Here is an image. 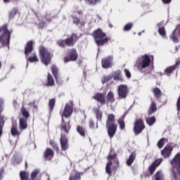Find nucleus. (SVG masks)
Returning a JSON list of instances; mask_svg holds the SVG:
<instances>
[{
    "instance_id": "25",
    "label": "nucleus",
    "mask_w": 180,
    "mask_h": 180,
    "mask_svg": "<svg viewBox=\"0 0 180 180\" xmlns=\"http://www.w3.org/2000/svg\"><path fill=\"white\" fill-rule=\"evenodd\" d=\"M54 155V152L51 148H46L44 153L45 158H48V160H51V158Z\"/></svg>"
},
{
    "instance_id": "58",
    "label": "nucleus",
    "mask_w": 180,
    "mask_h": 180,
    "mask_svg": "<svg viewBox=\"0 0 180 180\" xmlns=\"http://www.w3.org/2000/svg\"><path fill=\"white\" fill-rule=\"evenodd\" d=\"M4 4H9L11 2V0H4Z\"/></svg>"
},
{
    "instance_id": "12",
    "label": "nucleus",
    "mask_w": 180,
    "mask_h": 180,
    "mask_svg": "<svg viewBox=\"0 0 180 180\" xmlns=\"http://www.w3.org/2000/svg\"><path fill=\"white\" fill-rule=\"evenodd\" d=\"M170 39L173 43H178L180 40V25H178L170 35Z\"/></svg>"
},
{
    "instance_id": "37",
    "label": "nucleus",
    "mask_w": 180,
    "mask_h": 180,
    "mask_svg": "<svg viewBox=\"0 0 180 180\" xmlns=\"http://www.w3.org/2000/svg\"><path fill=\"white\" fill-rule=\"evenodd\" d=\"M77 131L82 136V137H85V129L81 126H78Z\"/></svg>"
},
{
    "instance_id": "30",
    "label": "nucleus",
    "mask_w": 180,
    "mask_h": 180,
    "mask_svg": "<svg viewBox=\"0 0 180 180\" xmlns=\"http://www.w3.org/2000/svg\"><path fill=\"white\" fill-rule=\"evenodd\" d=\"M40 174V169H34L30 174V180H37L36 178H37V175Z\"/></svg>"
},
{
    "instance_id": "39",
    "label": "nucleus",
    "mask_w": 180,
    "mask_h": 180,
    "mask_svg": "<svg viewBox=\"0 0 180 180\" xmlns=\"http://www.w3.org/2000/svg\"><path fill=\"white\" fill-rule=\"evenodd\" d=\"M146 123L148 124V126H153V124L155 123V117H149L146 118Z\"/></svg>"
},
{
    "instance_id": "64",
    "label": "nucleus",
    "mask_w": 180,
    "mask_h": 180,
    "mask_svg": "<svg viewBox=\"0 0 180 180\" xmlns=\"http://www.w3.org/2000/svg\"><path fill=\"white\" fill-rule=\"evenodd\" d=\"M11 68H13V66H11Z\"/></svg>"
},
{
    "instance_id": "45",
    "label": "nucleus",
    "mask_w": 180,
    "mask_h": 180,
    "mask_svg": "<svg viewBox=\"0 0 180 180\" xmlns=\"http://www.w3.org/2000/svg\"><path fill=\"white\" fill-rule=\"evenodd\" d=\"M56 105V99L52 98L49 101V108L50 110H53L54 109V105Z\"/></svg>"
},
{
    "instance_id": "56",
    "label": "nucleus",
    "mask_w": 180,
    "mask_h": 180,
    "mask_svg": "<svg viewBox=\"0 0 180 180\" xmlns=\"http://www.w3.org/2000/svg\"><path fill=\"white\" fill-rule=\"evenodd\" d=\"M163 4H171V1L172 0H162Z\"/></svg>"
},
{
    "instance_id": "8",
    "label": "nucleus",
    "mask_w": 180,
    "mask_h": 180,
    "mask_svg": "<svg viewBox=\"0 0 180 180\" xmlns=\"http://www.w3.org/2000/svg\"><path fill=\"white\" fill-rule=\"evenodd\" d=\"M39 56L41 61L44 65L50 64V60H51V52L50 50L46 49L44 46L39 47Z\"/></svg>"
},
{
    "instance_id": "50",
    "label": "nucleus",
    "mask_w": 180,
    "mask_h": 180,
    "mask_svg": "<svg viewBox=\"0 0 180 180\" xmlns=\"http://www.w3.org/2000/svg\"><path fill=\"white\" fill-rule=\"evenodd\" d=\"M51 146L56 150V151H58V146H57V143L54 142V141H50Z\"/></svg>"
},
{
    "instance_id": "36",
    "label": "nucleus",
    "mask_w": 180,
    "mask_h": 180,
    "mask_svg": "<svg viewBox=\"0 0 180 180\" xmlns=\"http://www.w3.org/2000/svg\"><path fill=\"white\" fill-rule=\"evenodd\" d=\"M20 176L21 178V180H29V172L22 171L20 173Z\"/></svg>"
},
{
    "instance_id": "47",
    "label": "nucleus",
    "mask_w": 180,
    "mask_h": 180,
    "mask_svg": "<svg viewBox=\"0 0 180 180\" xmlns=\"http://www.w3.org/2000/svg\"><path fill=\"white\" fill-rule=\"evenodd\" d=\"M161 162H162V158H160V159L155 160L153 164L156 167H159V165H161Z\"/></svg>"
},
{
    "instance_id": "63",
    "label": "nucleus",
    "mask_w": 180,
    "mask_h": 180,
    "mask_svg": "<svg viewBox=\"0 0 180 180\" xmlns=\"http://www.w3.org/2000/svg\"><path fill=\"white\" fill-rule=\"evenodd\" d=\"M14 103H16V101H14Z\"/></svg>"
},
{
    "instance_id": "16",
    "label": "nucleus",
    "mask_w": 180,
    "mask_h": 180,
    "mask_svg": "<svg viewBox=\"0 0 180 180\" xmlns=\"http://www.w3.org/2000/svg\"><path fill=\"white\" fill-rule=\"evenodd\" d=\"M111 76L112 78H114V81H120V82H123V81H124V78L122 75V72H120V70L114 72Z\"/></svg>"
},
{
    "instance_id": "6",
    "label": "nucleus",
    "mask_w": 180,
    "mask_h": 180,
    "mask_svg": "<svg viewBox=\"0 0 180 180\" xmlns=\"http://www.w3.org/2000/svg\"><path fill=\"white\" fill-rule=\"evenodd\" d=\"M32 51L33 41H30L29 42H27L25 49V54L26 56L27 61H30V63H39V58H37V55L35 53H32V55L29 57Z\"/></svg>"
},
{
    "instance_id": "27",
    "label": "nucleus",
    "mask_w": 180,
    "mask_h": 180,
    "mask_svg": "<svg viewBox=\"0 0 180 180\" xmlns=\"http://www.w3.org/2000/svg\"><path fill=\"white\" fill-rule=\"evenodd\" d=\"M69 180H81V174L77 172H73L69 177Z\"/></svg>"
},
{
    "instance_id": "20",
    "label": "nucleus",
    "mask_w": 180,
    "mask_h": 180,
    "mask_svg": "<svg viewBox=\"0 0 180 180\" xmlns=\"http://www.w3.org/2000/svg\"><path fill=\"white\" fill-rule=\"evenodd\" d=\"M93 112L95 113L97 120L96 129H98V122H102V111L99 108H93Z\"/></svg>"
},
{
    "instance_id": "15",
    "label": "nucleus",
    "mask_w": 180,
    "mask_h": 180,
    "mask_svg": "<svg viewBox=\"0 0 180 180\" xmlns=\"http://www.w3.org/2000/svg\"><path fill=\"white\" fill-rule=\"evenodd\" d=\"M173 148L171 146H166L164 149L161 151V155L164 158H169L172 153Z\"/></svg>"
},
{
    "instance_id": "38",
    "label": "nucleus",
    "mask_w": 180,
    "mask_h": 180,
    "mask_svg": "<svg viewBox=\"0 0 180 180\" xmlns=\"http://www.w3.org/2000/svg\"><path fill=\"white\" fill-rule=\"evenodd\" d=\"M86 5H89L90 6H95L97 2H100L101 0H84Z\"/></svg>"
},
{
    "instance_id": "53",
    "label": "nucleus",
    "mask_w": 180,
    "mask_h": 180,
    "mask_svg": "<svg viewBox=\"0 0 180 180\" xmlns=\"http://www.w3.org/2000/svg\"><path fill=\"white\" fill-rule=\"evenodd\" d=\"M57 44L60 46V47H64V46H65V41L58 40Z\"/></svg>"
},
{
    "instance_id": "28",
    "label": "nucleus",
    "mask_w": 180,
    "mask_h": 180,
    "mask_svg": "<svg viewBox=\"0 0 180 180\" xmlns=\"http://www.w3.org/2000/svg\"><path fill=\"white\" fill-rule=\"evenodd\" d=\"M155 180H164L165 177L164 176V173L162 171L159 170L155 174Z\"/></svg>"
},
{
    "instance_id": "9",
    "label": "nucleus",
    "mask_w": 180,
    "mask_h": 180,
    "mask_svg": "<svg viewBox=\"0 0 180 180\" xmlns=\"http://www.w3.org/2000/svg\"><path fill=\"white\" fill-rule=\"evenodd\" d=\"M117 91L120 99H126L127 98V95H129V87L126 84H120Z\"/></svg>"
},
{
    "instance_id": "11",
    "label": "nucleus",
    "mask_w": 180,
    "mask_h": 180,
    "mask_svg": "<svg viewBox=\"0 0 180 180\" xmlns=\"http://www.w3.org/2000/svg\"><path fill=\"white\" fill-rule=\"evenodd\" d=\"M145 128L146 126H144L143 120H138L135 122L134 131L135 134H140V133H141V131H143Z\"/></svg>"
},
{
    "instance_id": "31",
    "label": "nucleus",
    "mask_w": 180,
    "mask_h": 180,
    "mask_svg": "<svg viewBox=\"0 0 180 180\" xmlns=\"http://www.w3.org/2000/svg\"><path fill=\"white\" fill-rule=\"evenodd\" d=\"M21 113L23 116V117H21V118L29 119V116H30V114L29 113V111L27 110V109H26L25 107L22 108Z\"/></svg>"
},
{
    "instance_id": "5",
    "label": "nucleus",
    "mask_w": 180,
    "mask_h": 180,
    "mask_svg": "<svg viewBox=\"0 0 180 180\" xmlns=\"http://www.w3.org/2000/svg\"><path fill=\"white\" fill-rule=\"evenodd\" d=\"M93 36L97 46H103V44H106L107 41H109V38L106 37V33L103 32L101 29L96 30Z\"/></svg>"
},
{
    "instance_id": "52",
    "label": "nucleus",
    "mask_w": 180,
    "mask_h": 180,
    "mask_svg": "<svg viewBox=\"0 0 180 180\" xmlns=\"http://www.w3.org/2000/svg\"><path fill=\"white\" fill-rule=\"evenodd\" d=\"M89 129H95V122L93 120H89Z\"/></svg>"
},
{
    "instance_id": "4",
    "label": "nucleus",
    "mask_w": 180,
    "mask_h": 180,
    "mask_svg": "<svg viewBox=\"0 0 180 180\" xmlns=\"http://www.w3.org/2000/svg\"><path fill=\"white\" fill-rule=\"evenodd\" d=\"M105 127L110 138H113L115 134H116V130L117 129V126L115 124V115L113 114L108 115Z\"/></svg>"
},
{
    "instance_id": "55",
    "label": "nucleus",
    "mask_w": 180,
    "mask_h": 180,
    "mask_svg": "<svg viewBox=\"0 0 180 180\" xmlns=\"http://www.w3.org/2000/svg\"><path fill=\"white\" fill-rule=\"evenodd\" d=\"M73 13H75V15H82V11H74Z\"/></svg>"
},
{
    "instance_id": "41",
    "label": "nucleus",
    "mask_w": 180,
    "mask_h": 180,
    "mask_svg": "<svg viewBox=\"0 0 180 180\" xmlns=\"http://www.w3.org/2000/svg\"><path fill=\"white\" fill-rule=\"evenodd\" d=\"M133 28V23L129 22L126 24L123 27L124 32H130V30Z\"/></svg>"
},
{
    "instance_id": "32",
    "label": "nucleus",
    "mask_w": 180,
    "mask_h": 180,
    "mask_svg": "<svg viewBox=\"0 0 180 180\" xmlns=\"http://www.w3.org/2000/svg\"><path fill=\"white\" fill-rule=\"evenodd\" d=\"M107 102L110 103H112V102H115V94L112 91H110L107 94Z\"/></svg>"
},
{
    "instance_id": "59",
    "label": "nucleus",
    "mask_w": 180,
    "mask_h": 180,
    "mask_svg": "<svg viewBox=\"0 0 180 180\" xmlns=\"http://www.w3.org/2000/svg\"><path fill=\"white\" fill-rule=\"evenodd\" d=\"M109 27H113V25L112 24H110Z\"/></svg>"
},
{
    "instance_id": "13",
    "label": "nucleus",
    "mask_w": 180,
    "mask_h": 180,
    "mask_svg": "<svg viewBox=\"0 0 180 180\" xmlns=\"http://www.w3.org/2000/svg\"><path fill=\"white\" fill-rule=\"evenodd\" d=\"M101 64L103 68H110L113 65V56H110L102 59Z\"/></svg>"
},
{
    "instance_id": "24",
    "label": "nucleus",
    "mask_w": 180,
    "mask_h": 180,
    "mask_svg": "<svg viewBox=\"0 0 180 180\" xmlns=\"http://www.w3.org/2000/svg\"><path fill=\"white\" fill-rule=\"evenodd\" d=\"M93 99H96V101L101 102L102 105L105 103V96H103L102 94H96L94 96H93Z\"/></svg>"
},
{
    "instance_id": "23",
    "label": "nucleus",
    "mask_w": 180,
    "mask_h": 180,
    "mask_svg": "<svg viewBox=\"0 0 180 180\" xmlns=\"http://www.w3.org/2000/svg\"><path fill=\"white\" fill-rule=\"evenodd\" d=\"M71 18L73 19V23H75V25L77 26H82V25H85V20L82 18H78L73 15L71 16Z\"/></svg>"
},
{
    "instance_id": "2",
    "label": "nucleus",
    "mask_w": 180,
    "mask_h": 180,
    "mask_svg": "<svg viewBox=\"0 0 180 180\" xmlns=\"http://www.w3.org/2000/svg\"><path fill=\"white\" fill-rule=\"evenodd\" d=\"M74 108H72V103H68L65 104L63 111L62 112V124H61V131L68 133L70 131V122H65L63 117H70L72 115Z\"/></svg>"
},
{
    "instance_id": "14",
    "label": "nucleus",
    "mask_w": 180,
    "mask_h": 180,
    "mask_svg": "<svg viewBox=\"0 0 180 180\" xmlns=\"http://www.w3.org/2000/svg\"><path fill=\"white\" fill-rule=\"evenodd\" d=\"M116 158V154L113 155H109L108 156V163L105 167V172L108 174V175H110L112 174V170L110 169V167L112 166V164L113 162H112V160H115Z\"/></svg>"
},
{
    "instance_id": "57",
    "label": "nucleus",
    "mask_w": 180,
    "mask_h": 180,
    "mask_svg": "<svg viewBox=\"0 0 180 180\" xmlns=\"http://www.w3.org/2000/svg\"><path fill=\"white\" fill-rule=\"evenodd\" d=\"M15 161H16L17 164H20V162H22V158H20L18 159V160H16V159H15Z\"/></svg>"
},
{
    "instance_id": "60",
    "label": "nucleus",
    "mask_w": 180,
    "mask_h": 180,
    "mask_svg": "<svg viewBox=\"0 0 180 180\" xmlns=\"http://www.w3.org/2000/svg\"><path fill=\"white\" fill-rule=\"evenodd\" d=\"M139 36H141V32L138 33Z\"/></svg>"
},
{
    "instance_id": "42",
    "label": "nucleus",
    "mask_w": 180,
    "mask_h": 180,
    "mask_svg": "<svg viewBox=\"0 0 180 180\" xmlns=\"http://www.w3.org/2000/svg\"><path fill=\"white\" fill-rule=\"evenodd\" d=\"M51 70H52V73H53V75H54L56 81H57V74L58 72V69L57 68V66L56 65H53L51 67Z\"/></svg>"
},
{
    "instance_id": "40",
    "label": "nucleus",
    "mask_w": 180,
    "mask_h": 180,
    "mask_svg": "<svg viewBox=\"0 0 180 180\" xmlns=\"http://www.w3.org/2000/svg\"><path fill=\"white\" fill-rule=\"evenodd\" d=\"M153 92L155 98H160L161 96V90L158 87L153 89Z\"/></svg>"
},
{
    "instance_id": "54",
    "label": "nucleus",
    "mask_w": 180,
    "mask_h": 180,
    "mask_svg": "<svg viewBox=\"0 0 180 180\" xmlns=\"http://www.w3.org/2000/svg\"><path fill=\"white\" fill-rule=\"evenodd\" d=\"M46 26V23L44 22H41L39 24V27L40 29H43Z\"/></svg>"
},
{
    "instance_id": "62",
    "label": "nucleus",
    "mask_w": 180,
    "mask_h": 180,
    "mask_svg": "<svg viewBox=\"0 0 180 180\" xmlns=\"http://www.w3.org/2000/svg\"><path fill=\"white\" fill-rule=\"evenodd\" d=\"M117 164H119V161L117 160Z\"/></svg>"
},
{
    "instance_id": "17",
    "label": "nucleus",
    "mask_w": 180,
    "mask_h": 180,
    "mask_svg": "<svg viewBox=\"0 0 180 180\" xmlns=\"http://www.w3.org/2000/svg\"><path fill=\"white\" fill-rule=\"evenodd\" d=\"M60 146L62 150L64 151H65V150H68V139H67V137L63 134L60 137Z\"/></svg>"
},
{
    "instance_id": "33",
    "label": "nucleus",
    "mask_w": 180,
    "mask_h": 180,
    "mask_svg": "<svg viewBox=\"0 0 180 180\" xmlns=\"http://www.w3.org/2000/svg\"><path fill=\"white\" fill-rule=\"evenodd\" d=\"M47 85L48 86H52V85H54V79H53V76H51L50 73H48L47 76Z\"/></svg>"
},
{
    "instance_id": "35",
    "label": "nucleus",
    "mask_w": 180,
    "mask_h": 180,
    "mask_svg": "<svg viewBox=\"0 0 180 180\" xmlns=\"http://www.w3.org/2000/svg\"><path fill=\"white\" fill-rule=\"evenodd\" d=\"M11 134H12V136H18V137H19V136H20V132H19V131H18V128H16V127H15V125H13L11 128Z\"/></svg>"
},
{
    "instance_id": "19",
    "label": "nucleus",
    "mask_w": 180,
    "mask_h": 180,
    "mask_svg": "<svg viewBox=\"0 0 180 180\" xmlns=\"http://www.w3.org/2000/svg\"><path fill=\"white\" fill-rule=\"evenodd\" d=\"M180 62H176L175 65L168 67L165 70V74L167 75V77H169L172 74V72H174V70L179 65Z\"/></svg>"
},
{
    "instance_id": "49",
    "label": "nucleus",
    "mask_w": 180,
    "mask_h": 180,
    "mask_svg": "<svg viewBox=\"0 0 180 180\" xmlns=\"http://www.w3.org/2000/svg\"><path fill=\"white\" fill-rule=\"evenodd\" d=\"M124 72L127 78H128V79H130V78H131V73L130 72V71H129V70L124 69Z\"/></svg>"
},
{
    "instance_id": "61",
    "label": "nucleus",
    "mask_w": 180,
    "mask_h": 180,
    "mask_svg": "<svg viewBox=\"0 0 180 180\" xmlns=\"http://www.w3.org/2000/svg\"><path fill=\"white\" fill-rule=\"evenodd\" d=\"M48 22H50V20L49 18H46Z\"/></svg>"
},
{
    "instance_id": "46",
    "label": "nucleus",
    "mask_w": 180,
    "mask_h": 180,
    "mask_svg": "<svg viewBox=\"0 0 180 180\" xmlns=\"http://www.w3.org/2000/svg\"><path fill=\"white\" fill-rule=\"evenodd\" d=\"M165 139L162 138L158 143V146L159 147V148H162V147H164L165 141Z\"/></svg>"
},
{
    "instance_id": "34",
    "label": "nucleus",
    "mask_w": 180,
    "mask_h": 180,
    "mask_svg": "<svg viewBox=\"0 0 180 180\" xmlns=\"http://www.w3.org/2000/svg\"><path fill=\"white\" fill-rule=\"evenodd\" d=\"M155 112H157V105L155 103H152L148 110V115H153Z\"/></svg>"
},
{
    "instance_id": "29",
    "label": "nucleus",
    "mask_w": 180,
    "mask_h": 180,
    "mask_svg": "<svg viewBox=\"0 0 180 180\" xmlns=\"http://www.w3.org/2000/svg\"><path fill=\"white\" fill-rule=\"evenodd\" d=\"M16 13H18V8H14L8 12V19L9 20H12L15 16H16Z\"/></svg>"
},
{
    "instance_id": "7",
    "label": "nucleus",
    "mask_w": 180,
    "mask_h": 180,
    "mask_svg": "<svg viewBox=\"0 0 180 180\" xmlns=\"http://www.w3.org/2000/svg\"><path fill=\"white\" fill-rule=\"evenodd\" d=\"M173 168L174 180H178L180 176V153H177L171 161Z\"/></svg>"
},
{
    "instance_id": "44",
    "label": "nucleus",
    "mask_w": 180,
    "mask_h": 180,
    "mask_svg": "<svg viewBox=\"0 0 180 180\" xmlns=\"http://www.w3.org/2000/svg\"><path fill=\"white\" fill-rule=\"evenodd\" d=\"M118 124L120 125L121 130H123V129H124L125 127L124 120H123V117H121L118 120Z\"/></svg>"
},
{
    "instance_id": "51",
    "label": "nucleus",
    "mask_w": 180,
    "mask_h": 180,
    "mask_svg": "<svg viewBox=\"0 0 180 180\" xmlns=\"http://www.w3.org/2000/svg\"><path fill=\"white\" fill-rule=\"evenodd\" d=\"M29 106L34 108V109H37V105H36V101L34 100L28 103Z\"/></svg>"
},
{
    "instance_id": "22",
    "label": "nucleus",
    "mask_w": 180,
    "mask_h": 180,
    "mask_svg": "<svg viewBox=\"0 0 180 180\" xmlns=\"http://www.w3.org/2000/svg\"><path fill=\"white\" fill-rule=\"evenodd\" d=\"M19 127L20 130H26L27 129V119L20 117Z\"/></svg>"
},
{
    "instance_id": "3",
    "label": "nucleus",
    "mask_w": 180,
    "mask_h": 180,
    "mask_svg": "<svg viewBox=\"0 0 180 180\" xmlns=\"http://www.w3.org/2000/svg\"><path fill=\"white\" fill-rule=\"evenodd\" d=\"M1 41L3 46H8L9 49V43H11V34H12V29L8 27V24H5L1 27Z\"/></svg>"
},
{
    "instance_id": "26",
    "label": "nucleus",
    "mask_w": 180,
    "mask_h": 180,
    "mask_svg": "<svg viewBox=\"0 0 180 180\" xmlns=\"http://www.w3.org/2000/svg\"><path fill=\"white\" fill-rule=\"evenodd\" d=\"M134 160H136V153L132 152L127 160V165L130 167V165H131L133 162H134Z\"/></svg>"
},
{
    "instance_id": "48",
    "label": "nucleus",
    "mask_w": 180,
    "mask_h": 180,
    "mask_svg": "<svg viewBox=\"0 0 180 180\" xmlns=\"http://www.w3.org/2000/svg\"><path fill=\"white\" fill-rule=\"evenodd\" d=\"M155 169H157V166L153 163L149 167V172L150 174H154V171H155Z\"/></svg>"
},
{
    "instance_id": "21",
    "label": "nucleus",
    "mask_w": 180,
    "mask_h": 180,
    "mask_svg": "<svg viewBox=\"0 0 180 180\" xmlns=\"http://www.w3.org/2000/svg\"><path fill=\"white\" fill-rule=\"evenodd\" d=\"M163 23L164 22H159V23H158L157 26L159 27L158 28L159 34H160V36H162V37L165 39L167 37V32L165 31V27H162Z\"/></svg>"
},
{
    "instance_id": "10",
    "label": "nucleus",
    "mask_w": 180,
    "mask_h": 180,
    "mask_svg": "<svg viewBox=\"0 0 180 180\" xmlns=\"http://www.w3.org/2000/svg\"><path fill=\"white\" fill-rule=\"evenodd\" d=\"M78 60V53L77 50L71 49L68 53V56L64 58V63H70V61H77Z\"/></svg>"
},
{
    "instance_id": "18",
    "label": "nucleus",
    "mask_w": 180,
    "mask_h": 180,
    "mask_svg": "<svg viewBox=\"0 0 180 180\" xmlns=\"http://www.w3.org/2000/svg\"><path fill=\"white\" fill-rule=\"evenodd\" d=\"M77 34H72L70 37L65 40L66 46H72L75 44V41L77 40Z\"/></svg>"
},
{
    "instance_id": "43",
    "label": "nucleus",
    "mask_w": 180,
    "mask_h": 180,
    "mask_svg": "<svg viewBox=\"0 0 180 180\" xmlns=\"http://www.w3.org/2000/svg\"><path fill=\"white\" fill-rule=\"evenodd\" d=\"M112 79V75H109L108 76H105L102 79L101 82L103 84H106V82H109L110 80Z\"/></svg>"
},
{
    "instance_id": "1",
    "label": "nucleus",
    "mask_w": 180,
    "mask_h": 180,
    "mask_svg": "<svg viewBox=\"0 0 180 180\" xmlns=\"http://www.w3.org/2000/svg\"><path fill=\"white\" fill-rule=\"evenodd\" d=\"M151 63H154V56L148 53H145L136 60V68L141 72H144V70L148 68Z\"/></svg>"
}]
</instances>
